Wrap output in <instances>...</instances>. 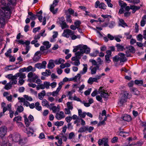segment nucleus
<instances>
[{
  "label": "nucleus",
  "mask_w": 146,
  "mask_h": 146,
  "mask_svg": "<svg viewBox=\"0 0 146 146\" xmlns=\"http://www.w3.org/2000/svg\"><path fill=\"white\" fill-rule=\"evenodd\" d=\"M51 72L49 70H46L45 72H43L42 73V74L45 76H48L51 74Z\"/></svg>",
  "instance_id": "obj_33"
},
{
  "label": "nucleus",
  "mask_w": 146,
  "mask_h": 146,
  "mask_svg": "<svg viewBox=\"0 0 146 146\" xmlns=\"http://www.w3.org/2000/svg\"><path fill=\"white\" fill-rule=\"evenodd\" d=\"M81 77V75L78 73L73 78V79L76 81H80Z\"/></svg>",
  "instance_id": "obj_30"
},
{
  "label": "nucleus",
  "mask_w": 146,
  "mask_h": 146,
  "mask_svg": "<svg viewBox=\"0 0 146 146\" xmlns=\"http://www.w3.org/2000/svg\"><path fill=\"white\" fill-rule=\"evenodd\" d=\"M113 59L116 66L118 65L117 62L119 60L120 61V63L125 62L127 60V58L125 56V54L121 52H119L118 55L114 57Z\"/></svg>",
  "instance_id": "obj_5"
},
{
  "label": "nucleus",
  "mask_w": 146,
  "mask_h": 146,
  "mask_svg": "<svg viewBox=\"0 0 146 146\" xmlns=\"http://www.w3.org/2000/svg\"><path fill=\"white\" fill-rule=\"evenodd\" d=\"M83 54L84 53L82 52L80 50L79 51L76 52L75 54V55L78 57V59H80L81 58V56L83 55Z\"/></svg>",
  "instance_id": "obj_39"
},
{
  "label": "nucleus",
  "mask_w": 146,
  "mask_h": 146,
  "mask_svg": "<svg viewBox=\"0 0 146 146\" xmlns=\"http://www.w3.org/2000/svg\"><path fill=\"white\" fill-rule=\"evenodd\" d=\"M54 66V64L53 60H50L48 64V68L50 69H51Z\"/></svg>",
  "instance_id": "obj_27"
},
{
  "label": "nucleus",
  "mask_w": 146,
  "mask_h": 146,
  "mask_svg": "<svg viewBox=\"0 0 146 146\" xmlns=\"http://www.w3.org/2000/svg\"><path fill=\"white\" fill-rule=\"evenodd\" d=\"M60 90L57 88L56 90L54 91L52 93L51 95L53 96H56L58 95V92Z\"/></svg>",
  "instance_id": "obj_55"
},
{
  "label": "nucleus",
  "mask_w": 146,
  "mask_h": 146,
  "mask_svg": "<svg viewBox=\"0 0 146 146\" xmlns=\"http://www.w3.org/2000/svg\"><path fill=\"white\" fill-rule=\"evenodd\" d=\"M64 62L65 60L63 59L60 58L54 61V63L58 65L63 63Z\"/></svg>",
  "instance_id": "obj_26"
},
{
  "label": "nucleus",
  "mask_w": 146,
  "mask_h": 146,
  "mask_svg": "<svg viewBox=\"0 0 146 146\" xmlns=\"http://www.w3.org/2000/svg\"><path fill=\"white\" fill-rule=\"evenodd\" d=\"M35 107L36 110L38 111H40L42 110L41 106H40V104L38 102H36L35 103Z\"/></svg>",
  "instance_id": "obj_41"
},
{
  "label": "nucleus",
  "mask_w": 146,
  "mask_h": 146,
  "mask_svg": "<svg viewBox=\"0 0 146 146\" xmlns=\"http://www.w3.org/2000/svg\"><path fill=\"white\" fill-rule=\"evenodd\" d=\"M94 82H97L96 79L95 78L90 77L88 81V82L90 84H92V83Z\"/></svg>",
  "instance_id": "obj_42"
},
{
  "label": "nucleus",
  "mask_w": 146,
  "mask_h": 146,
  "mask_svg": "<svg viewBox=\"0 0 146 146\" xmlns=\"http://www.w3.org/2000/svg\"><path fill=\"white\" fill-rule=\"evenodd\" d=\"M84 66V68H83L82 70L80 72V75H83L86 73L87 70V64H83Z\"/></svg>",
  "instance_id": "obj_25"
},
{
  "label": "nucleus",
  "mask_w": 146,
  "mask_h": 146,
  "mask_svg": "<svg viewBox=\"0 0 146 146\" xmlns=\"http://www.w3.org/2000/svg\"><path fill=\"white\" fill-rule=\"evenodd\" d=\"M18 77L19 78L23 79L25 78L26 76V74L25 73L18 72L15 74L14 75H13L12 74H8L6 77L12 81V84H17V79Z\"/></svg>",
  "instance_id": "obj_3"
},
{
  "label": "nucleus",
  "mask_w": 146,
  "mask_h": 146,
  "mask_svg": "<svg viewBox=\"0 0 146 146\" xmlns=\"http://www.w3.org/2000/svg\"><path fill=\"white\" fill-rule=\"evenodd\" d=\"M19 103H17L15 106V108H17V110L19 112L21 113L24 110L23 107L21 106H19Z\"/></svg>",
  "instance_id": "obj_17"
},
{
  "label": "nucleus",
  "mask_w": 146,
  "mask_h": 146,
  "mask_svg": "<svg viewBox=\"0 0 146 146\" xmlns=\"http://www.w3.org/2000/svg\"><path fill=\"white\" fill-rule=\"evenodd\" d=\"M28 14L30 16V19L32 20H35L36 18L37 15L34 14L31 12H29Z\"/></svg>",
  "instance_id": "obj_31"
},
{
  "label": "nucleus",
  "mask_w": 146,
  "mask_h": 146,
  "mask_svg": "<svg viewBox=\"0 0 146 146\" xmlns=\"http://www.w3.org/2000/svg\"><path fill=\"white\" fill-rule=\"evenodd\" d=\"M42 106H45L47 108L49 107V103L45 99H43L42 101Z\"/></svg>",
  "instance_id": "obj_24"
},
{
  "label": "nucleus",
  "mask_w": 146,
  "mask_h": 146,
  "mask_svg": "<svg viewBox=\"0 0 146 146\" xmlns=\"http://www.w3.org/2000/svg\"><path fill=\"white\" fill-rule=\"evenodd\" d=\"M140 8L139 6L135 5H131V9L133 10L132 13H134L135 12Z\"/></svg>",
  "instance_id": "obj_32"
},
{
  "label": "nucleus",
  "mask_w": 146,
  "mask_h": 146,
  "mask_svg": "<svg viewBox=\"0 0 146 146\" xmlns=\"http://www.w3.org/2000/svg\"><path fill=\"white\" fill-rule=\"evenodd\" d=\"M125 36L126 37L127 39H130L132 37V35H130V32L125 33H124Z\"/></svg>",
  "instance_id": "obj_58"
},
{
  "label": "nucleus",
  "mask_w": 146,
  "mask_h": 146,
  "mask_svg": "<svg viewBox=\"0 0 146 146\" xmlns=\"http://www.w3.org/2000/svg\"><path fill=\"white\" fill-rule=\"evenodd\" d=\"M74 31L69 29L64 30L62 34V36L68 38L71 37V35L74 34Z\"/></svg>",
  "instance_id": "obj_8"
},
{
  "label": "nucleus",
  "mask_w": 146,
  "mask_h": 146,
  "mask_svg": "<svg viewBox=\"0 0 146 146\" xmlns=\"http://www.w3.org/2000/svg\"><path fill=\"white\" fill-rule=\"evenodd\" d=\"M129 94L127 92H125L122 97L121 99L118 102V105L120 106H122L123 104L127 101Z\"/></svg>",
  "instance_id": "obj_7"
},
{
  "label": "nucleus",
  "mask_w": 146,
  "mask_h": 146,
  "mask_svg": "<svg viewBox=\"0 0 146 146\" xmlns=\"http://www.w3.org/2000/svg\"><path fill=\"white\" fill-rule=\"evenodd\" d=\"M65 116L64 112L63 111H60L56 113L55 117L57 119L61 120L64 118Z\"/></svg>",
  "instance_id": "obj_13"
},
{
  "label": "nucleus",
  "mask_w": 146,
  "mask_h": 146,
  "mask_svg": "<svg viewBox=\"0 0 146 146\" xmlns=\"http://www.w3.org/2000/svg\"><path fill=\"white\" fill-rule=\"evenodd\" d=\"M22 119V117L21 116H18L15 117L13 119V121H16V122H18V121H21Z\"/></svg>",
  "instance_id": "obj_59"
},
{
  "label": "nucleus",
  "mask_w": 146,
  "mask_h": 146,
  "mask_svg": "<svg viewBox=\"0 0 146 146\" xmlns=\"http://www.w3.org/2000/svg\"><path fill=\"white\" fill-rule=\"evenodd\" d=\"M99 67L96 65L95 66H92L90 68V69L91 70V74H96L97 70L98 69Z\"/></svg>",
  "instance_id": "obj_20"
},
{
  "label": "nucleus",
  "mask_w": 146,
  "mask_h": 146,
  "mask_svg": "<svg viewBox=\"0 0 146 146\" xmlns=\"http://www.w3.org/2000/svg\"><path fill=\"white\" fill-rule=\"evenodd\" d=\"M47 49L44 46H42L40 47V50L39 51H40V53L41 54H46L48 53V51L47 50Z\"/></svg>",
  "instance_id": "obj_16"
},
{
  "label": "nucleus",
  "mask_w": 146,
  "mask_h": 146,
  "mask_svg": "<svg viewBox=\"0 0 146 146\" xmlns=\"http://www.w3.org/2000/svg\"><path fill=\"white\" fill-rule=\"evenodd\" d=\"M8 142L5 141L3 142L1 146H11V143L9 142L12 141L13 144L14 142L17 143L20 140V135L18 133H15L11 134L8 136Z\"/></svg>",
  "instance_id": "obj_2"
},
{
  "label": "nucleus",
  "mask_w": 146,
  "mask_h": 146,
  "mask_svg": "<svg viewBox=\"0 0 146 146\" xmlns=\"http://www.w3.org/2000/svg\"><path fill=\"white\" fill-rule=\"evenodd\" d=\"M70 37H71V39L72 40H74L77 38H80V36L79 35H74V33L72 35H71Z\"/></svg>",
  "instance_id": "obj_50"
},
{
  "label": "nucleus",
  "mask_w": 146,
  "mask_h": 146,
  "mask_svg": "<svg viewBox=\"0 0 146 146\" xmlns=\"http://www.w3.org/2000/svg\"><path fill=\"white\" fill-rule=\"evenodd\" d=\"M119 25L123 27H124L125 26H127L126 24L125 23L124 20L122 19L120 20Z\"/></svg>",
  "instance_id": "obj_54"
},
{
  "label": "nucleus",
  "mask_w": 146,
  "mask_h": 146,
  "mask_svg": "<svg viewBox=\"0 0 146 146\" xmlns=\"http://www.w3.org/2000/svg\"><path fill=\"white\" fill-rule=\"evenodd\" d=\"M64 122L63 121H56L54 123V125L58 127L61 126L63 125Z\"/></svg>",
  "instance_id": "obj_47"
},
{
  "label": "nucleus",
  "mask_w": 146,
  "mask_h": 146,
  "mask_svg": "<svg viewBox=\"0 0 146 146\" xmlns=\"http://www.w3.org/2000/svg\"><path fill=\"white\" fill-rule=\"evenodd\" d=\"M41 54L40 51H38L36 52L33 57V60L34 61H38L40 58Z\"/></svg>",
  "instance_id": "obj_15"
},
{
  "label": "nucleus",
  "mask_w": 146,
  "mask_h": 146,
  "mask_svg": "<svg viewBox=\"0 0 146 146\" xmlns=\"http://www.w3.org/2000/svg\"><path fill=\"white\" fill-rule=\"evenodd\" d=\"M78 114L80 117L84 118L86 115V112L85 111L83 112L81 110L79 109L78 110Z\"/></svg>",
  "instance_id": "obj_21"
},
{
  "label": "nucleus",
  "mask_w": 146,
  "mask_h": 146,
  "mask_svg": "<svg viewBox=\"0 0 146 146\" xmlns=\"http://www.w3.org/2000/svg\"><path fill=\"white\" fill-rule=\"evenodd\" d=\"M62 29H64L69 28V26L65 22L60 23Z\"/></svg>",
  "instance_id": "obj_35"
},
{
  "label": "nucleus",
  "mask_w": 146,
  "mask_h": 146,
  "mask_svg": "<svg viewBox=\"0 0 146 146\" xmlns=\"http://www.w3.org/2000/svg\"><path fill=\"white\" fill-rule=\"evenodd\" d=\"M117 133L118 135L122 137L127 136L129 134L128 133L125 131H120L118 132Z\"/></svg>",
  "instance_id": "obj_29"
},
{
  "label": "nucleus",
  "mask_w": 146,
  "mask_h": 146,
  "mask_svg": "<svg viewBox=\"0 0 146 146\" xmlns=\"http://www.w3.org/2000/svg\"><path fill=\"white\" fill-rule=\"evenodd\" d=\"M94 6L96 8H99L104 10L106 9L107 7L106 5L104 3H100V1L98 0L95 2Z\"/></svg>",
  "instance_id": "obj_9"
},
{
  "label": "nucleus",
  "mask_w": 146,
  "mask_h": 146,
  "mask_svg": "<svg viewBox=\"0 0 146 146\" xmlns=\"http://www.w3.org/2000/svg\"><path fill=\"white\" fill-rule=\"evenodd\" d=\"M85 87V86L84 84H83L82 85H81L79 87V89L78 90V91L81 94L83 92L82 90L84 89Z\"/></svg>",
  "instance_id": "obj_45"
},
{
  "label": "nucleus",
  "mask_w": 146,
  "mask_h": 146,
  "mask_svg": "<svg viewBox=\"0 0 146 146\" xmlns=\"http://www.w3.org/2000/svg\"><path fill=\"white\" fill-rule=\"evenodd\" d=\"M45 88L48 89L49 88L50 83L48 82H44Z\"/></svg>",
  "instance_id": "obj_63"
},
{
  "label": "nucleus",
  "mask_w": 146,
  "mask_h": 146,
  "mask_svg": "<svg viewBox=\"0 0 146 146\" xmlns=\"http://www.w3.org/2000/svg\"><path fill=\"white\" fill-rule=\"evenodd\" d=\"M46 95V92L44 90H43L42 92L38 94V98L40 100H42L44 96Z\"/></svg>",
  "instance_id": "obj_23"
},
{
  "label": "nucleus",
  "mask_w": 146,
  "mask_h": 146,
  "mask_svg": "<svg viewBox=\"0 0 146 146\" xmlns=\"http://www.w3.org/2000/svg\"><path fill=\"white\" fill-rule=\"evenodd\" d=\"M116 47L118 51H123L124 49V46L119 44H117L116 45Z\"/></svg>",
  "instance_id": "obj_37"
},
{
  "label": "nucleus",
  "mask_w": 146,
  "mask_h": 146,
  "mask_svg": "<svg viewBox=\"0 0 146 146\" xmlns=\"http://www.w3.org/2000/svg\"><path fill=\"white\" fill-rule=\"evenodd\" d=\"M81 24V21L79 20H76L74 23V24L77 28L79 27Z\"/></svg>",
  "instance_id": "obj_61"
},
{
  "label": "nucleus",
  "mask_w": 146,
  "mask_h": 146,
  "mask_svg": "<svg viewBox=\"0 0 146 146\" xmlns=\"http://www.w3.org/2000/svg\"><path fill=\"white\" fill-rule=\"evenodd\" d=\"M43 44L44 46H46L45 47L46 49L49 48L51 46V44H50L49 42L47 41L43 42Z\"/></svg>",
  "instance_id": "obj_38"
},
{
  "label": "nucleus",
  "mask_w": 146,
  "mask_h": 146,
  "mask_svg": "<svg viewBox=\"0 0 146 146\" xmlns=\"http://www.w3.org/2000/svg\"><path fill=\"white\" fill-rule=\"evenodd\" d=\"M134 83L136 84L141 86L143 85V81L141 80H135L134 81Z\"/></svg>",
  "instance_id": "obj_53"
},
{
  "label": "nucleus",
  "mask_w": 146,
  "mask_h": 146,
  "mask_svg": "<svg viewBox=\"0 0 146 146\" xmlns=\"http://www.w3.org/2000/svg\"><path fill=\"white\" fill-rule=\"evenodd\" d=\"M80 50L84 53L88 54L90 52V49L86 45H80Z\"/></svg>",
  "instance_id": "obj_10"
},
{
  "label": "nucleus",
  "mask_w": 146,
  "mask_h": 146,
  "mask_svg": "<svg viewBox=\"0 0 146 146\" xmlns=\"http://www.w3.org/2000/svg\"><path fill=\"white\" fill-rule=\"evenodd\" d=\"M85 132H86V126H84L80 127L78 131V133H83Z\"/></svg>",
  "instance_id": "obj_52"
},
{
  "label": "nucleus",
  "mask_w": 146,
  "mask_h": 146,
  "mask_svg": "<svg viewBox=\"0 0 146 146\" xmlns=\"http://www.w3.org/2000/svg\"><path fill=\"white\" fill-rule=\"evenodd\" d=\"M79 59H78L74 61V62H71L70 63L73 65L76 66H78L80 64V62Z\"/></svg>",
  "instance_id": "obj_51"
},
{
  "label": "nucleus",
  "mask_w": 146,
  "mask_h": 146,
  "mask_svg": "<svg viewBox=\"0 0 146 146\" xmlns=\"http://www.w3.org/2000/svg\"><path fill=\"white\" fill-rule=\"evenodd\" d=\"M146 23V15H144L142 18L140 22V25L141 27H144Z\"/></svg>",
  "instance_id": "obj_22"
},
{
  "label": "nucleus",
  "mask_w": 146,
  "mask_h": 146,
  "mask_svg": "<svg viewBox=\"0 0 146 146\" xmlns=\"http://www.w3.org/2000/svg\"><path fill=\"white\" fill-rule=\"evenodd\" d=\"M67 108L72 110L73 109V105L71 102H68L66 103Z\"/></svg>",
  "instance_id": "obj_34"
},
{
  "label": "nucleus",
  "mask_w": 146,
  "mask_h": 146,
  "mask_svg": "<svg viewBox=\"0 0 146 146\" xmlns=\"http://www.w3.org/2000/svg\"><path fill=\"white\" fill-rule=\"evenodd\" d=\"M23 97L25 98V99L29 102L32 101L33 100V98L29 96L26 95H24L23 96Z\"/></svg>",
  "instance_id": "obj_48"
},
{
  "label": "nucleus",
  "mask_w": 146,
  "mask_h": 146,
  "mask_svg": "<svg viewBox=\"0 0 146 146\" xmlns=\"http://www.w3.org/2000/svg\"><path fill=\"white\" fill-rule=\"evenodd\" d=\"M58 2L59 1L58 0H54L52 4L50 5V6L55 7L57 5Z\"/></svg>",
  "instance_id": "obj_62"
},
{
  "label": "nucleus",
  "mask_w": 146,
  "mask_h": 146,
  "mask_svg": "<svg viewBox=\"0 0 146 146\" xmlns=\"http://www.w3.org/2000/svg\"><path fill=\"white\" fill-rule=\"evenodd\" d=\"M94 129V127L86 126V132L88 131L89 133H91Z\"/></svg>",
  "instance_id": "obj_43"
},
{
  "label": "nucleus",
  "mask_w": 146,
  "mask_h": 146,
  "mask_svg": "<svg viewBox=\"0 0 146 146\" xmlns=\"http://www.w3.org/2000/svg\"><path fill=\"white\" fill-rule=\"evenodd\" d=\"M101 17H103L104 19H107V20L108 21H110L109 19L111 18V16L110 15H101Z\"/></svg>",
  "instance_id": "obj_49"
},
{
  "label": "nucleus",
  "mask_w": 146,
  "mask_h": 146,
  "mask_svg": "<svg viewBox=\"0 0 146 146\" xmlns=\"http://www.w3.org/2000/svg\"><path fill=\"white\" fill-rule=\"evenodd\" d=\"M24 118L25 125L27 127L26 128L25 131V132L29 136H32L34 133V130L32 128L28 127L30 125L31 121H29L26 115H25L24 116Z\"/></svg>",
  "instance_id": "obj_4"
},
{
  "label": "nucleus",
  "mask_w": 146,
  "mask_h": 146,
  "mask_svg": "<svg viewBox=\"0 0 146 146\" xmlns=\"http://www.w3.org/2000/svg\"><path fill=\"white\" fill-rule=\"evenodd\" d=\"M7 128L4 126H1L0 127V137L2 138L6 134Z\"/></svg>",
  "instance_id": "obj_11"
},
{
  "label": "nucleus",
  "mask_w": 146,
  "mask_h": 146,
  "mask_svg": "<svg viewBox=\"0 0 146 146\" xmlns=\"http://www.w3.org/2000/svg\"><path fill=\"white\" fill-rule=\"evenodd\" d=\"M70 100H71L76 101L78 102H80L81 103H83V102L80 100V99L77 97L76 96H74L73 97L70 98Z\"/></svg>",
  "instance_id": "obj_46"
},
{
  "label": "nucleus",
  "mask_w": 146,
  "mask_h": 146,
  "mask_svg": "<svg viewBox=\"0 0 146 146\" xmlns=\"http://www.w3.org/2000/svg\"><path fill=\"white\" fill-rule=\"evenodd\" d=\"M106 139V138H103L102 139H99L98 142V144L99 145H101L103 144L104 142Z\"/></svg>",
  "instance_id": "obj_56"
},
{
  "label": "nucleus",
  "mask_w": 146,
  "mask_h": 146,
  "mask_svg": "<svg viewBox=\"0 0 146 146\" xmlns=\"http://www.w3.org/2000/svg\"><path fill=\"white\" fill-rule=\"evenodd\" d=\"M27 77L28 78L27 81L30 82H33V81L38 78V76L32 72H29L27 75Z\"/></svg>",
  "instance_id": "obj_6"
},
{
  "label": "nucleus",
  "mask_w": 146,
  "mask_h": 146,
  "mask_svg": "<svg viewBox=\"0 0 146 146\" xmlns=\"http://www.w3.org/2000/svg\"><path fill=\"white\" fill-rule=\"evenodd\" d=\"M114 39L116 41L118 42L121 41L120 38H122V36L121 35H116L114 36Z\"/></svg>",
  "instance_id": "obj_44"
},
{
  "label": "nucleus",
  "mask_w": 146,
  "mask_h": 146,
  "mask_svg": "<svg viewBox=\"0 0 146 146\" xmlns=\"http://www.w3.org/2000/svg\"><path fill=\"white\" fill-rule=\"evenodd\" d=\"M50 11L52 12L53 14H54L57 13L58 10V9L57 8L54 9V7H53L50 6Z\"/></svg>",
  "instance_id": "obj_40"
},
{
  "label": "nucleus",
  "mask_w": 146,
  "mask_h": 146,
  "mask_svg": "<svg viewBox=\"0 0 146 146\" xmlns=\"http://www.w3.org/2000/svg\"><path fill=\"white\" fill-rule=\"evenodd\" d=\"M50 109L52 110L53 113H55L56 112L59 111L60 108L59 106L56 107L55 106H54L51 108H50Z\"/></svg>",
  "instance_id": "obj_28"
},
{
  "label": "nucleus",
  "mask_w": 146,
  "mask_h": 146,
  "mask_svg": "<svg viewBox=\"0 0 146 146\" xmlns=\"http://www.w3.org/2000/svg\"><path fill=\"white\" fill-rule=\"evenodd\" d=\"M99 93L101 95V96L104 98H107L108 96V94L105 92V91L102 92L101 90V88H100Z\"/></svg>",
  "instance_id": "obj_18"
},
{
  "label": "nucleus",
  "mask_w": 146,
  "mask_h": 146,
  "mask_svg": "<svg viewBox=\"0 0 146 146\" xmlns=\"http://www.w3.org/2000/svg\"><path fill=\"white\" fill-rule=\"evenodd\" d=\"M47 63L46 61H43L41 63H37L35 65V66L39 69L45 68Z\"/></svg>",
  "instance_id": "obj_12"
},
{
  "label": "nucleus",
  "mask_w": 146,
  "mask_h": 146,
  "mask_svg": "<svg viewBox=\"0 0 146 146\" xmlns=\"http://www.w3.org/2000/svg\"><path fill=\"white\" fill-rule=\"evenodd\" d=\"M131 90L132 91L134 94L137 95L139 94V91L137 89L135 88H133L131 89Z\"/></svg>",
  "instance_id": "obj_60"
},
{
  "label": "nucleus",
  "mask_w": 146,
  "mask_h": 146,
  "mask_svg": "<svg viewBox=\"0 0 146 146\" xmlns=\"http://www.w3.org/2000/svg\"><path fill=\"white\" fill-rule=\"evenodd\" d=\"M121 118L124 121L127 122L130 121L132 119L131 116L127 114L123 115L121 117Z\"/></svg>",
  "instance_id": "obj_14"
},
{
  "label": "nucleus",
  "mask_w": 146,
  "mask_h": 146,
  "mask_svg": "<svg viewBox=\"0 0 146 146\" xmlns=\"http://www.w3.org/2000/svg\"><path fill=\"white\" fill-rule=\"evenodd\" d=\"M7 83L5 86L4 88L6 90H8L11 89L12 87V85H15L12 84V81Z\"/></svg>",
  "instance_id": "obj_19"
},
{
  "label": "nucleus",
  "mask_w": 146,
  "mask_h": 146,
  "mask_svg": "<svg viewBox=\"0 0 146 146\" xmlns=\"http://www.w3.org/2000/svg\"><path fill=\"white\" fill-rule=\"evenodd\" d=\"M85 13H86L85 14V15H88L95 19H97V17L96 16V15L92 14L91 13H90V12H88L87 11H85Z\"/></svg>",
  "instance_id": "obj_36"
},
{
  "label": "nucleus",
  "mask_w": 146,
  "mask_h": 146,
  "mask_svg": "<svg viewBox=\"0 0 146 146\" xmlns=\"http://www.w3.org/2000/svg\"><path fill=\"white\" fill-rule=\"evenodd\" d=\"M92 89L91 88H90L88 89L87 90L85 91L84 92V94L86 96H87V95H89L90 94L92 91Z\"/></svg>",
  "instance_id": "obj_64"
},
{
  "label": "nucleus",
  "mask_w": 146,
  "mask_h": 146,
  "mask_svg": "<svg viewBox=\"0 0 146 146\" xmlns=\"http://www.w3.org/2000/svg\"><path fill=\"white\" fill-rule=\"evenodd\" d=\"M16 0H1L2 5L0 9V24L1 27L5 23V18H8L10 15V5L15 4Z\"/></svg>",
  "instance_id": "obj_1"
},
{
  "label": "nucleus",
  "mask_w": 146,
  "mask_h": 146,
  "mask_svg": "<svg viewBox=\"0 0 146 146\" xmlns=\"http://www.w3.org/2000/svg\"><path fill=\"white\" fill-rule=\"evenodd\" d=\"M64 112L66 114L69 115H71V110L68 109L67 108H65L64 109Z\"/></svg>",
  "instance_id": "obj_57"
}]
</instances>
